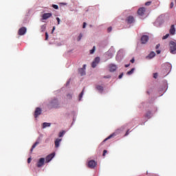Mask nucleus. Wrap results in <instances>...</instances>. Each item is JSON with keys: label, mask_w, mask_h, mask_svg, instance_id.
Returning <instances> with one entry per match:
<instances>
[{"label": "nucleus", "mask_w": 176, "mask_h": 176, "mask_svg": "<svg viewBox=\"0 0 176 176\" xmlns=\"http://www.w3.org/2000/svg\"><path fill=\"white\" fill-rule=\"evenodd\" d=\"M169 46H170V53L172 54H175V53H176V43L174 41H170L169 43Z\"/></svg>", "instance_id": "nucleus-1"}, {"label": "nucleus", "mask_w": 176, "mask_h": 176, "mask_svg": "<svg viewBox=\"0 0 176 176\" xmlns=\"http://www.w3.org/2000/svg\"><path fill=\"white\" fill-rule=\"evenodd\" d=\"M120 129H117L114 133H111L109 137H107L103 142H105L106 141H108V140H111V138H113V137H116L118 134H120Z\"/></svg>", "instance_id": "nucleus-2"}, {"label": "nucleus", "mask_w": 176, "mask_h": 176, "mask_svg": "<svg viewBox=\"0 0 176 176\" xmlns=\"http://www.w3.org/2000/svg\"><path fill=\"white\" fill-rule=\"evenodd\" d=\"M25 32H27V28L22 27L19 30L18 34H19L20 36H23L25 35Z\"/></svg>", "instance_id": "nucleus-3"}, {"label": "nucleus", "mask_w": 176, "mask_h": 176, "mask_svg": "<svg viewBox=\"0 0 176 176\" xmlns=\"http://www.w3.org/2000/svg\"><path fill=\"white\" fill-rule=\"evenodd\" d=\"M97 166V162H96V161L94 160H90L88 162V167L89 168H94V167H96Z\"/></svg>", "instance_id": "nucleus-4"}, {"label": "nucleus", "mask_w": 176, "mask_h": 176, "mask_svg": "<svg viewBox=\"0 0 176 176\" xmlns=\"http://www.w3.org/2000/svg\"><path fill=\"white\" fill-rule=\"evenodd\" d=\"M146 11V9L145 8H144V7H142V8L138 9V14L139 16H144V14H145Z\"/></svg>", "instance_id": "nucleus-5"}, {"label": "nucleus", "mask_w": 176, "mask_h": 176, "mask_svg": "<svg viewBox=\"0 0 176 176\" xmlns=\"http://www.w3.org/2000/svg\"><path fill=\"white\" fill-rule=\"evenodd\" d=\"M98 63H100V57H96L91 63L92 68H96Z\"/></svg>", "instance_id": "nucleus-6"}, {"label": "nucleus", "mask_w": 176, "mask_h": 176, "mask_svg": "<svg viewBox=\"0 0 176 176\" xmlns=\"http://www.w3.org/2000/svg\"><path fill=\"white\" fill-rule=\"evenodd\" d=\"M45 164V158H40L37 162L36 166L39 168L42 167Z\"/></svg>", "instance_id": "nucleus-7"}, {"label": "nucleus", "mask_w": 176, "mask_h": 176, "mask_svg": "<svg viewBox=\"0 0 176 176\" xmlns=\"http://www.w3.org/2000/svg\"><path fill=\"white\" fill-rule=\"evenodd\" d=\"M41 113H42V109L39 107L36 108L34 111V118H38Z\"/></svg>", "instance_id": "nucleus-8"}, {"label": "nucleus", "mask_w": 176, "mask_h": 176, "mask_svg": "<svg viewBox=\"0 0 176 176\" xmlns=\"http://www.w3.org/2000/svg\"><path fill=\"white\" fill-rule=\"evenodd\" d=\"M85 69H86V65H84L82 68L78 69V74H80L81 76H83V75H86Z\"/></svg>", "instance_id": "nucleus-9"}, {"label": "nucleus", "mask_w": 176, "mask_h": 176, "mask_svg": "<svg viewBox=\"0 0 176 176\" xmlns=\"http://www.w3.org/2000/svg\"><path fill=\"white\" fill-rule=\"evenodd\" d=\"M54 153H52L50 155H48L46 157H45V162L46 163H49V162H50L52 160V159H53V157H54Z\"/></svg>", "instance_id": "nucleus-10"}, {"label": "nucleus", "mask_w": 176, "mask_h": 176, "mask_svg": "<svg viewBox=\"0 0 176 176\" xmlns=\"http://www.w3.org/2000/svg\"><path fill=\"white\" fill-rule=\"evenodd\" d=\"M148 41H149V37L148 36L144 35L142 36L141 42L142 44L146 43V42H148Z\"/></svg>", "instance_id": "nucleus-11"}, {"label": "nucleus", "mask_w": 176, "mask_h": 176, "mask_svg": "<svg viewBox=\"0 0 176 176\" xmlns=\"http://www.w3.org/2000/svg\"><path fill=\"white\" fill-rule=\"evenodd\" d=\"M109 68L110 72H115L118 67H116V65L111 64L109 65Z\"/></svg>", "instance_id": "nucleus-12"}, {"label": "nucleus", "mask_w": 176, "mask_h": 176, "mask_svg": "<svg viewBox=\"0 0 176 176\" xmlns=\"http://www.w3.org/2000/svg\"><path fill=\"white\" fill-rule=\"evenodd\" d=\"M52 13H45L43 14V20H47V19H50L52 17Z\"/></svg>", "instance_id": "nucleus-13"}, {"label": "nucleus", "mask_w": 176, "mask_h": 176, "mask_svg": "<svg viewBox=\"0 0 176 176\" xmlns=\"http://www.w3.org/2000/svg\"><path fill=\"white\" fill-rule=\"evenodd\" d=\"M169 33L170 34V35H175V26L174 25H171L169 30Z\"/></svg>", "instance_id": "nucleus-14"}, {"label": "nucleus", "mask_w": 176, "mask_h": 176, "mask_svg": "<svg viewBox=\"0 0 176 176\" xmlns=\"http://www.w3.org/2000/svg\"><path fill=\"white\" fill-rule=\"evenodd\" d=\"M126 21L128 24H133L134 22V17L133 16H129L126 18Z\"/></svg>", "instance_id": "nucleus-15"}, {"label": "nucleus", "mask_w": 176, "mask_h": 176, "mask_svg": "<svg viewBox=\"0 0 176 176\" xmlns=\"http://www.w3.org/2000/svg\"><path fill=\"white\" fill-rule=\"evenodd\" d=\"M156 56V54L155 53V52H151L148 56H147L146 57V58H148V60H151V58H153V57H155Z\"/></svg>", "instance_id": "nucleus-16"}, {"label": "nucleus", "mask_w": 176, "mask_h": 176, "mask_svg": "<svg viewBox=\"0 0 176 176\" xmlns=\"http://www.w3.org/2000/svg\"><path fill=\"white\" fill-rule=\"evenodd\" d=\"M62 141V139H60V138H57L55 142H54V144H55V148H58V146H60V142H61Z\"/></svg>", "instance_id": "nucleus-17"}, {"label": "nucleus", "mask_w": 176, "mask_h": 176, "mask_svg": "<svg viewBox=\"0 0 176 176\" xmlns=\"http://www.w3.org/2000/svg\"><path fill=\"white\" fill-rule=\"evenodd\" d=\"M96 89L100 91V93H102L104 91V87L101 85H97Z\"/></svg>", "instance_id": "nucleus-18"}, {"label": "nucleus", "mask_w": 176, "mask_h": 176, "mask_svg": "<svg viewBox=\"0 0 176 176\" xmlns=\"http://www.w3.org/2000/svg\"><path fill=\"white\" fill-rule=\"evenodd\" d=\"M145 116L147 119H151V118H152V113L151 111H147Z\"/></svg>", "instance_id": "nucleus-19"}, {"label": "nucleus", "mask_w": 176, "mask_h": 176, "mask_svg": "<svg viewBox=\"0 0 176 176\" xmlns=\"http://www.w3.org/2000/svg\"><path fill=\"white\" fill-rule=\"evenodd\" d=\"M52 124L49 123V122H44L43 124V129H46V127H50Z\"/></svg>", "instance_id": "nucleus-20"}, {"label": "nucleus", "mask_w": 176, "mask_h": 176, "mask_svg": "<svg viewBox=\"0 0 176 176\" xmlns=\"http://www.w3.org/2000/svg\"><path fill=\"white\" fill-rule=\"evenodd\" d=\"M38 144H39V142H36L32 146L30 151L32 152V151H34V149H35V148L36 147V145H38Z\"/></svg>", "instance_id": "nucleus-21"}, {"label": "nucleus", "mask_w": 176, "mask_h": 176, "mask_svg": "<svg viewBox=\"0 0 176 176\" xmlns=\"http://www.w3.org/2000/svg\"><path fill=\"white\" fill-rule=\"evenodd\" d=\"M40 30L41 32H45V31L46 30V25H41Z\"/></svg>", "instance_id": "nucleus-22"}, {"label": "nucleus", "mask_w": 176, "mask_h": 176, "mask_svg": "<svg viewBox=\"0 0 176 176\" xmlns=\"http://www.w3.org/2000/svg\"><path fill=\"white\" fill-rule=\"evenodd\" d=\"M85 93V89H82V92L79 95V100H82V98L83 97V94Z\"/></svg>", "instance_id": "nucleus-23"}, {"label": "nucleus", "mask_w": 176, "mask_h": 176, "mask_svg": "<svg viewBox=\"0 0 176 176\" xmlns=\"http://www.w3.org/2000/svg\"><path fill=\"white\" fill-rule=\"evenodd\" d=\"M64 134H65V131H60V132L59 133L58 137H59L60 138H61V137H63V136H64Z\"/></svg>", "instance_id": "nucleus-24"}, {"label": "nucleus", "mask_w": 176, "mask_h": 176, "mask_svg": "<svg viewBox=\"0 0 176 176\" xmlns=\"http://www.w3.org/2000/svg\"><path fill=\"white\" fill-rule=\"evenodd\" d=\"M134 68H132L129 72H127L126 74L133 75V74L134 73Z\"/></svg>", "instance_id": "nucleus-25"}, {"label": "nucleus", "mask_w": 176, "mask_h": 176, "mask_svg": "<svg viewBox=\"0 0 176 176\" xmlns=\"http://www.w3.org/2000/svg\"><path fill=\"white\" fill-rule=\"evenodd\" d=\"M96 51V47L94 46L93 49L90 50V54H93L94 52Z\"/></svg>", "instance_id": "nucleus-26"}, {"label": "nucleus", "mask_w": 176, "mask_h": 176, "mask_svg": "<svg viewBox=\"0 0 176 176\" xmlns=\"http://www.w3.org/2000/svg\"><path fill=\"white\" fill-rule=\"evenodd\" d=\"M168 36H170V34H166L165 36H164L162 37V39H167V38H168Z\"/></svg>", "instance_id": "nucleus-27"}, {"label": "nucleus", "mask_w": 176, "mask_h": 176, "mask_svg": "<svg viewBox=\"0 0 176 176\" xmlns=\"http://www.w3.org/2000/svg\"><path fill=\"white\" fill-rule=\"evenodd\" d=\"M82 34H80L79 36H78V37L77 38V41H78V42H79V41H80V39H82Z\"/></svg>", "instance_id": "nucleus-28"}, {"label": "nucleus", "mask_w": 176, "mask_h": 176, "mask_svg": "<svg viewBox=\"0 0 176 176\" xmlns=\"http://www.w3.org/2000/svg\"><path fill=\"white\" fill-rule=\"evenodd\" d=\"M52 8H54V9H56L57 10L58 9V6L54 4L52 5Z\"/></svg>", "instance_id": "nucleus-29"}, {"label": "nucleus", "mask_w": 176, "mask_h": 176, "mask_svg": "<svg viewBox=\"0 0 176 176\" xmlns=\"http://www.w3.org/2000/svg\"><path fill=\"white\" fill-rule=\"evenodd\" d=\"M151 3H152L151 1H147V2L145 3V6H149L151 5Z\"/></svg>", "instance_id": "nucleus-30"}, {"label": "nucleus", "mask_w": 176, "mask_h": 176, "mask_svg": "<svg viewBox=\"0 0 176 176\" xmlns=\"http://www.w3.org/2000/svg\"><path fill=\"white\" fill-rule=\"evenodd\" d=\"M47 39H49V34L47 32H45V41H47Z\"/></svg>", "instance_id": "nucleus-31"}, {"label": "nucleus", "mask_w": 176, "mask_h": 176, "mask_svg": "<svg viewBox=\"0 0 176 176\" xmlns=\"http://www.w3.org/2000/svg\"><path fill=\"white\" fill-rule=\"evenodd\" d=\"M107 152L108 151L107 150H104L103 153H102V156H105V155H107Z\"/></svg>", "instance_id": "nucleus-32"}, {"label": "nucleus", "mask_w": 176, "mask_h": 176, "mask_svg": "<svg viewBox=\"0 0 176 176\" xmlns=\"http://www.w3.org/2000/svg\"><path fill=\"white\" fill-rule=\"evenodd\" d=\"M153 78H154L155 79H157V73H155V74H153Z\"/></svg>", "instance_id": "nucleus-33"}, {"label": "nucleus", "mask_w": 176, "mask_h": 176, "mask_svg": "<svg viewBox=\"0 0 176 176\" xmlns=\"http://www.w3.org/2000/svg\"><path fill=\"white\" fill-rule=\"evenodd\" d=\"M107 31L108 32H111V31H112V27L108 28Z\"/></svg>", "instance_id": "nucleus-34"}, {"label": "nucleus", "mask_w": 176, "mask_h": 176, "mask_svg": "<svg viewBox=\"0 0 176 176\" xmlns=\"http://www.w3.org/2000/svg\"><path fill=\"white\" fill-rule=\"evenodd\" d=\"M119 79H122V78H123V73H122L121 74L119 75L118 76Z\"/></svg>", "instance_id": "nucleus-35"}, {"label": "nucleus", "mask_w": 176, "mask_h": 176, "mask_svg": "<svg viewBox=\"0 0 176 176\" xmlns=\"http://www.w3.org/2000/svg\"><path fill=\"white\" fill-rule=\"evenodd\" d=\"M104 78L105 79H109V78H111V76H104Z\"/></svg>", "instance_id": "nucleus-36"}, {"label": "nucleus", "mask_w": 176, "mask_h": 176, "mask_svg": "<svg viewBox=\"0 0 176 176\" xmlns=\"http://www.w3.org/2000/svg\"><path fill=\"white\" fill-rule=\"evenodd\" d=\"M174 8V3H170V8L173 9Z\"/></svg>", "instance_id": "nucleus-37"}, {"label": "nucleus", "mask_w": 176, "mask_h": 176, "mask_svg": "<svg viewBox=\"0 0 176 176\" xmlns=\"http://www.w3.org/2000/svg\"><path fill=\"white\" fill-rule=\"evenodd\" d=\"M56 21H58V24H60V18L56 17Z\"/></svg>", "instance_id": "nucleus-38"}, {"label": "nucleus", "mask_w": 176, "mask_h": 176, "mask_svg": "<svg viewBox=\"0 0 176 176\" xmlns=\"http://www.w3.org/2000/svg\"><path fill=\"white\" fill-rule=\"evenodd\" d=\"M82 28H86V22L83 23Z\"/></svg>", "instance_id": "nucleus-39"}, {"label": "nucleus", "mask_w": 176, "mask_h": 176, "mask_svg": "<svg viewBox=\"0 0 176 176\" xmlns=\"http://www.w3.org/2000/svg\"><path fill=\"white\" fill-rule=\"evenodd\" d=\"M31 160H32L31 157L28 158V164L31 163Z\"/></svg>", "instance_id": "nucleus-40"}, {"label": "nucleus", "mask_w": 176, "mask_h": 176, "mask_svg": "<svg viewBox=\"0 0 176 176\" xmlns=\"http://www.w3.org/2000/svg\"><path fill=\"white\" fill-rule=\"evenodd\" d=\"M160 47V44H157L155 47V49H159Z\"/></svg>", "instance_id": "nucleus-41"}, {"label": "nucleus", "mask_w": 176, "mask_h": 176, "mask_svg": "<svg viewBox=\"0 0 176 176\" xmlns=\"http://www.w3.org/2000/svg\"><path fill=\"white\" fill-rule=\"evenodd\" d=\"M129 130H128L126 132V133H125V135H124V136L125 137H126V135H128L129 134Z\"/></svg>", "instance_id": "nucleus-42"}, {"label": "nucleus", "mask_w": 176, "mask_h": 176, "mask_svg": "<svg viewBox=\"0 0 176 176\" xmlns=\"http://www.w3.org/2000/svg\"><path fill=\"white\" fill-rule=\"evenodd\" d=\"M55 30H56V27H53L52 30V34H53V32H54Z\"/></svg>", "instance_id": "nucleus-43"}, {"label": "nucleus", "mask_w": 176, "mask_h": 176, "mask_svg": "<svg viewBox=\"0 0 176 176\" xmlns=\"http://www.w3.org/2000/svg\"><path fill=\"white\" fill-rule=\"evenodd\" d=\"M135 61V60L134 59V58L131 60V63H132V64H133V63H134Z\"/></svg>", "instance_id": "nucleus-44"}, {"label": "nucleus", "mask_w": 176, "mask_h": 176, "mask_svg": "<svg viewBox=\"0 0 176 176\" xmlns=\"http://www.w3.org/2000/svg\"><path fill=\"white\" fill-rule=\"evenodd\" d=\"M67 97H68V98H72V95H71V94H67Z\"/></svg>", "instance_id": "nucleus-45"}, {"label": "nucleus", "mask_w": 176, "mask_h": 176, "mask_svg": "<svg viewBox=\"0 0 176 176\" xmlns=\"http://www.w3.org/2000/svg\"><path fill=\"white\" fill-rule=\"evenodd\" d=\"M156 53H157V54H160L161 51H160V50H157V51H156Z\"/></svg>", "instance_id": "nucleus-46"}, {"label": "nucleus", "mask_w": 176, "mask_h": 176, "mask_svg": "<svg viewBox=\"0 0 176 176\" xmlns=\"http://www.w3.org/2000/svg\"><path fill=\"white\" fill-rule=\"evenodd\" d=\"M128 67H130V64L125 65V68H128Z\"/></svg>", "instance_id": "nucleus-47"}, {"label": "nucleus", "mask_w": 176, "mask_h": 176, "mask_svg": "<svg viewBox=\"0 0 176 176\" xmlns=\"http://www.w3.org/2000/svg\"><path fill=\"white\" fill-rule=\"evenodd\" d=\"M53 107H54L55 108H57V107L56 106V104H54Z\"/></svg>", "instance_id": "nucleus-48"}, {"label": "nucleus", "mask_w": 176, "mask_h": 176, "mask_svg": "<svg viewBox=\"0 0 176 176\" xmlns=\"http://www.w3.org/2000/svg\"><path fill=\"white\" fill-rule=\"evenodd\" d=\"M54 101L55 102H57V100H54Z\"/></svg>", "instance_id": "nucleus-49"}]
</instances>
